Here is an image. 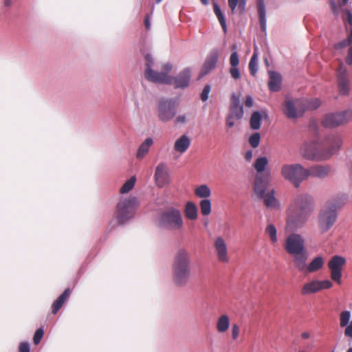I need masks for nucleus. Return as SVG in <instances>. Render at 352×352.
<instances>
[{"label": "nucleus", "mask_w": 352, "mask_h": 352, "mask_svg": "<svg viewBox=\"0 0 352 352\" xmlns=\"http://www.w3.org/2000/svg\"><path fill=\"white\" fill-rule=\"evenodd\" d=\"M341 144L340 138L332 133L327 135L318 144L305 143L300 148V153L307 160L324 161L334 155Z\"/></svg>", "instance_id": "1"}, {"label": "nucleus", "mask_w": 352, "mask_h": 352, "mask_svg": "<svg viewBox=\"0 0 352 352\" xmlns=\"http://www.w3.org/2000/svg\"><path fill=\"white\" fill-rule=\"evenodd\" d=\"M144 76L146 80L155 82L173 85L175 89H185L189 86L191 78V69L186 67L176 76H171L165 73H158L153 70L154 60L152 56L147 54L145 56Z\"/></svg>", "instance_id": "2"}, {"label": "nucleus", "mask_w": 352, "mask_h": 352, "mask_svg": "<svg viewBox=\"0 0 352 352\" xmlns=\"http://www.w3.org/2000/svg\"><path fill=\"white\" fill-rule=\"evenodd\" d=\"M313 199L307 194L296 196L287 210V228L296 230L307 221L313 211Z\"/></svg>", "instance_id": "3"}, {"label": "nucleus", "mask_w": 352, "mask_h": 352, "mask_svg": "<svg viewBox=\"0 0 352 352\" xmlns=\"http://www.w3.org/2000/svg\"><path fill=\"white\" fill-rule=\"evenodd\" d=\"M190 258L189 253L179 249L174 256L172 266L173 280L179 287L186 286L190 278Z\"/></svg>", "instance_id": "4"}, {"label": "nucleus", "mask_w": 352, "mask_h": 352, "mask_svg": "<svg viewBox=\"0 0 352 352\" xmlns=\"http://www.w3.org/2000/svg\"><path fill=\"white\" fill-rule=\"evenodd\" d=\"M283 247L287 253L292 256L295 267H302L305 261L309 257L302 236L298 233L289 234L285 240Z\"/></svg>", "instance_id": "5"}, {"label": "nucleus", "mask_w": 352, "mask_h": 352, "mask_svg": "<svg viewBox=\"0 0 352 352\" xmlns=\"http://www.w3.org/2000/svg\"><path fill=\"white\" fill-rule=\"evenodd\" d=\"M158 228L169 231L181 230L184 228V219L181 211L170 207L162 212L157 219Z\"/></svg>", "instance_id": "6"}, {"label": "nucleus", "mask_w": 352, "mask_h": 352, "mask_svg": "<svg viewBox=\"0 0 352 352\" xmlns=\"http://www.w3.org/2000/svg\"><path fill=\"white\" fill-rule=\"evenodd\" d=\"M138 201L135 197L129 196L120 199L116 207V218L119 223L124 224L132 219L135 214Z\"/></svg>", "instance_id": "7"}, {"label": "nucleus", "mask_w": 352, "mask_h": 352, "mask_svg": "<svg viewBox=\"0 0 352 352\" xmlns=\"http://www.w3.org/2000/svg\"><path fill=\"white\" fill-rule=\"evenodd\" d=\"M281 175L298 188L303 181L308 179V169L300 164H284L281 168Z\"/></svg>", "instance_id": "8"}, {"label": "nucleus", "mask_w": 352, "mask_h": 352, "mask_svg": "<svg viewBox=\"0 0 352 352\" xmlns=\"http://www.w3.org/2000/svg\"><path fill=\"white\" fill-rule=\"evenodd\" d=\"M178 101L175 98H161L157 104V118L162 122L173 120L177 113Z\"/></svg>", "instance_id": "9"}, {"label": "nucleus", "mask_w": 352, "mask_h": 352, "mask_svg": "<svg viewBox=\"0 0 352 352\" xmlns=\"http://www.w3.org/2000/svg\"><path fill=\"white\" fill-rule=\"evenodd\" d=\"M351 119L352 110L346 109L326 114L322 121V125L325 128L333 129L349 122Z\"/></svg>", "instance_id": "10"}, {"label": "nucleus", "mask_w": 352, "mask_h": 352, "mask_svg": "<svg viewBox=\"0 0 352 352\" xmlns=\"http://www.w3.org/2000/svg\"><path fill=\"white\" fill-rule=\"evenodd\" d=\"M303 102L302 98H286L283 105V112L289 119L300 118L305 112Z\"/></svg>", "instance_id": "11"}, {"label": "nucleus", "mask_w": 352, "mask_h": 352, "mask_svg": "<svg viewBox=\"0 0 352 352\" xmlns=\"http://www.w3.org/2000/svg\"><path fill=\"white\" fill-rule=\"evenodd\" d=\"M337 212L331 207L324 206L318 214V227L322 233L329 231L337 220Z\"/></svg>", "instance_id": "12"}, {"label": "nucleus", "mask_w": 352, "mask_h": 352, "mask_svg": "<svg viewBox=\"0 0 352 352\" xmlns=\"http://www.w3.org/2000/svg\"><path fill=\"white\" fill-rule=\"evenodd\" d=\"M346 262V261L343 256L335 255L328 263L331 278L339 285L341 284L342 271Z\"/></svg>", "instance_id": "13"}, {"label": "nucleus", "mask_w": 352, "mask_h": 352, "mask_svg": "<svg viewBox=\"0 0 352 352\" xmlns=\"http://www.w3.org/2000/svg\"><path fill=\"white\" fill-rule=\"evenodd\" d=\"M154 179L158 188H163L169 184L170 174L166 163L161 162L157 165L154 173Z\"/></svg>", "instance_id": "14"}, {"label": "nucleus", "mask_w": 352, "mask_h": 352, "mask_svg": "<svg viewBox=\"0 0 352 352\" xmlns=\"http://www.w3.org/2000/svg\"><path fill=\"white\" fill-rule=\"evenodd\" d=\"M338 87L339 93L342 96H347L350 91V80L348 75V69L341 64L337 72Z\"/></svg>", "instance_id": "15"}, {"label": "nucleus", "mask_w": 352, "mask_h": 352, "mask_svg": "<svg viewBox=\"0 0 352 352\" xmlns=\"http://www.w3.org/2000/svg\"><path fill=\"white\" fill-rule=\"evenodd\" d=\"M269 182L268 175L256 174L255 176L253 189L258 199H261V197H263L269 186Z\"/></svg>", "instance_id": "16"}, {"label": "nucleus", "mask_w": 352, "mask_h": 352, "mask_svg": "<svg viewBox=\"0 0 352 352\" xmlns=\"http://www.w3.org/2000/svg\"><path fill=\"white\" fill-rule=\"evenodd\" d=\"M214 247L217 252L218 259L223 263H228L229 258L228 249L225 240L221 236H218L214 241Z\"/></svg>", "instance_id": "17"}, {"label": "nucleus", "mask_w": 352, "mask_h": 352, "mask_svg": "<svg viewBox=\"0 0 352 352\" xmlns=\"http://www.w3.org/2000/svg\"><path fill=\"white\" fill-rule=\"evenodd\" d=\"M307 261H305L304 266L301 268H296L299 272L313 273L318 271L322 268L324 265V259L322 256H318L314 258L309 265L307 264Z\"/></svg>", "instance_id": "18"}, {"label": "nucleus", "mask_w": 352, "mask_h": 352, "mask_svg": "<svg viewBox=\"0 0 352 352\" xmlns=\"http://www.w3.org/2000/svg\"><path fill=\"white\" fill-rule=\"evenodd\" d=\"M275 190L272 189L267 191L261 197L264 205L270 210H279L280 208V203L276 197Z\"/></svg>", "instance_id": "19"}, {"label": "nucleus", "mask_w": 352, "mask_h": 352, "mask_svg": "<svg viewBox=\"0 0 352 352\" xmlns=\"http://www.w3.org/2000/svg\"><path fill=\"white\" fill-rule=\"evenodd\" d=\"M331 170L330 165H314L308 169V177L309 176L324 179L327 177Z\"/></svg>", "instance_id": "20"}, {"label": "nucleus", "mask_w": 352, "mask_h": 352, "mask_svg": "<svg viewBox=\"0 0 352 352\" xmlns=\"http://www.w3.org/2000/svg\"><path fill=\"white\" fill-rule=\"evenodd\" d=\"M218 59L219 52L217 50L214 49L210 52V53L206 59V61L202 69L201 74L206 75L210 71L214 69L218 62Z\"/></svg>", "instance_id": "21"}, {"label": "nucleus", "mask_w": 352, "mask_h": 352, "mask_svg": "<svg viewBox=\"0 0 352 352\" xmlns=\"http://www.w3.org/2000/svg\"><path fill=\"white\" fill-rule=\"evenodd\" d=\"M256 8L258 15L261 29L263 32H266L267 19H266V6L265 0H256Z\"/></svg>", "instance_id": "22"}, {"label": "nucleus", "mask_w": 352, "mask_h": 352, "mask_svg": "<svg viewBox=\"0 0 352 352\" xmlns=\"http://www.w3.org/2000/svg\"><path fill=\"white\" fill-rule=\"evenodd\" d=\"M349 200V197L346 193H339L327 205L328 207L334 208L337 212V210L343 208Z\"/></svg>", "instance_id": "23"}, {"label": "nucleus", "mask_w": 352, "mask_h": 352, "mask_svg": "<svg viewBox=\"0 0 352 352\" xmlns=\"http://www.w3.org/2000/svg\"><path fill=\"white\" fill-rule=\"evenodd\" d=\"M270 80L268 82L269 89L272 92L278 91L281 88L282 76L274 71L269 72Z\"/></svg>", "instance_id": "24"}, {"label": "nucleus", "mask_w": 352, "mask_h": 352, "mask_svg": "<svg viewBox=\"0 0 352 352\" xmlns=\"http://www.w3.org/2000/svg\"><path fill=\"white\" fill-rule=\"evenodd\" d=\"M190 145V138L186 135H182L175 141L174 144V150L180 154H183L188 149Z\"/></svg>", "instance_id": "25"}, {"label": "nucleus", "mask_w": 352, "mask_h": 352, "mask_svg": "<svg viewBox=\"0 0 352 352\" xmlns=\"http://www.w3.org/2000/svg\"><path fill=\"white\" fill-rule=\"evenodd\" d=\"M153 144V140L152 138L148 137L146 138L138 148L136 157L138 160L143 159L149 152V150Z\"/></svg>", "instance_id": "26"}, {"label": "nucleus", "mask_w": 352, "mask_h": 352, "mask_svg": "<svg viewBox=\"0 0 352 352\" xmlns=\"http://www.w3.org/2000/svg\"><path fill=\"white\" fill-rule=\"evenodd\" d=\"M70 294V289L67 288L65 289L63 293L53 302L52 305V312L53 314H56L59 311L66 300L69 298Z\"/></svg>", "instance_id": "27"}, {"label": "nucleus", "mask_w": 352, "mask_h": 352, "mask_svg": "<svg viewBox=\"0 0 352 352\" xmlns=\"http://www.w3.org/2000/svg\"><path fill=\"white\" fill-rule=\"evenodd\" d=\"M184 214L190 220H196L197 219V207L195 203L192 201L186 203L184 208Z\"/></svg>", "instance_id": "28"}, {"label": "nucleus", "mask_w": 352, "mask_h": 352, "mask_svg": "<svg viewBox=\"0 0 352 352\" xmlns=\"http://www.w3.org/2000/svg\"><path fill=\"white\" fill-rule=\"evenodd\" d=\"M319 285L318 280H314L309 283H305L301 289V293L303 295H309L311 294L319 292Z\"/></svg>", "instance_id": "29"}, {"label": "nucleus", "mask_w": 352, "mask_h": 352, "mask_svg": "<svg viewBox=\"0 0 352 352\" xmlns=\"http://www.w3.org/2000/svg\"><path fill=\"white\" fill-rule=\"evenodd\" d=\"M246 1L247 0H228L232 14L234 13L237 6L240 12H243L245 10Z\"/></svg>", "instance_id": "30"}, {"label": "nucleus", "mask_w": 352, "mask_h": 352, "mask_svg": "<svg viewBox=\"0 0 352 352\" xmlns=\"http://www.w3.org/2000/svg\"><path fill=\"white\" fill-rule=\"evenodd\" d=\"M213 10L215 15L217 16L222 29L223 30L224 32H226L227 31V26L226 23V18L224 16V14H223L221 8L217 3H213Z\"/></svg>", "instance_id": "31"}, {"label": "nucleus", "mask_w": 352, "mask_h": 352, "mask_svg": "<svg viewBox=\"0 0 352 352\" xmlns=\"http://www.w3.org/2000/svg\"><path fill=\"white\" fill-rule=\"evenodd\" d=\"M230 326V320L227 315H222L218 319L217 322V329L219 332L223 333L226 331Z\"/></svg>", "instance_id": "32"}, {"label": "nucleus", "mask_w": 352, "mask_h": 352, "mask_svg": "<svg viewBox=\"0 0 352 352\" xmlns=\"http://www.w3.org/2000/svg\"><path fill=\"white\" fill-rule=\"evenodd\" d=\"M268 164V160L266 157H258L254 164V168L257 172V174L262 175L261 173L265 170Z\"/></svg>", "instance_id": "33"}, {"label": "nucleus", "mask_w": 352, "mask_h": 352, "mask_svg": "<svg viewBox=\"0 0 352 352\" xmlns=\"http://www.w3.org/2000/svg\"><path fill=\"white\" fill-rule=\"evenodd\" d=\"M261 118L262 116L259 111H254L251 116L250 120L251 129H252L253 130L259 129L261 127Z\"/></svg>", "instance_id": "34"}, {"label": "nucleus", "mask_w": 352, "mask_h": 352, "mask_svg": "<svg viewBox=\"0 0 352 352\" xmlns=\"http://www.w3.org/2000/svg\"><path fill=\"white\" fill-rule=\"evenodd\" d=\"M228 115L235 118L236 120H240L244 115L243 105H230Z\"/></svg>", "instance_id": "35"}, {"label": "nucleus", "mask_w": 352, "mask_h": 352, "mask_svg": "<svg viewBox=\"0 0 352 352\" xmlns=\"http://www.w3.org/2000/svg\"><path fill=\"white\" fill-rule=\"evenodd\" d=\"M195 193L198 197L204 199L208 198L211 195V190L207 185L202 184L195 189Z\"/></svg>", "instance_id": "36"}, {"label": "nucleus", "mask_w": 352, "mask_h": 352, "mask_svg": "<svg viewBox=\"0 0 352 352\" xmlns=\"http://www.w3.org/2000/svg\"><path fill=\"white\" fill-rule=\"evenodd\" d=\"M302 100L305 102H303L305 104V111L307 110H315L318 109L321 104L320 100L318 98H302Z\"/></svg>", "instance_id": "37"}, {"label": "nucleus", "mask_w": 352, "mask_h": 352, "mask_svg": "<svg viewBox=\"0 0 352 352\" xmlns=\"http://www.w3.org/2000/svg\"><path fill=\"white\" fill-rule=\"evenodd\" d=\"M201 212L204 216H208L211 212V201L208 199H202L199 204Z\"/></svg>", "instance_id": "38"}, {"label": "nucleus", "mask_w": 352, "mask_h": 352, "mask_svg": "<svg viewBox=\"0 0 352 352\" xmlns=\"http://www.w3.org/2000/svg\"><path fill=\"white\" fill-rule=\"evenodd\" d=\"M265 233L269 236L272 243H275L278 241L277 230L273 224L270 223L267 225L265 228Z\"/></svg>", "instance_id": "39"}, {"label": "nucleus", "mask_w": 352, "mask_h": 352, "mask_svg": "<svg viewBox=\"0 0 352 352\" xmlns=\"http://www.w3.org/2000/svg\"><path fill=\"white\" fill-rule=\"evenodd\" d=\"M136 179L135 177H131L127 180L121 187L120 192L122 194L127 193L133 189L135 183Z\"/></svg>", "instance_id": "40"}, {"label": "nucleus", "mask_w": 352, "mask_h": 352, "mask_svg": "<svg viewBox=\"0 0 352 352\" xmlns=\"http://www.w3.org/2000/svg\"><path fill=\"white\" fill-rule=\"evenodd\" d=\"M249 69L251 75L254 76L258 71L257 54L254 52L249 63Z\"/></svg>", "instance_id": "41"}, {"label": "nucleus", "mask_w": 352, "mask_h": 352, "mask_svg": "<svg viewBox=\"0 0 352 352\" xmlns=\"http://www.w3.org/2000/svg\"><path fill=\"white\" fill-rule=\"evenodd\" d=\"M351 318V313L349 311H344L340 314V326L344 327H346Z\"/></svg>", "instance_id": "42"}, {"label": "nucleus", "mask_w": 352, "mask_h": 352, "mask_svg": "<svg viewBox=\"0 0 352 352\" xmlns=\"http://www.w3.org/2000/svg\"><path fill=\"white\" fill-rule=\"evenodd\" d=\"M261 135L258 133H253L249 138V143L253 148H256L259 145Z\"/></svg>", "instance_id": "43"}, {"label": "nucleus", "mask_w": 352, "mask_h": 352, "mask_svg": "<svg viewBox=\"0 0 352 352\" xmlns=\"http://www.w3.org/2000/svg\"><path fill=\"white\" fill-rule=\"evenodd\" d=\"M351 45H352V43L347 38H346L345 39H343V40L340 41V42L335 43L333 45V47L335 50H339L344 49L347 46L350 47Z\"/></svg>", "instance_id": "44"}, {"label": "nucleus", "mask_w": 352, "mask_h": 352, "mask_svg": "<svg viewBox=\"0 0 352 352\" xmlns=\"http://www.w3.org/2000/svg\"><path fill=\"white\" fill-rule=\"evenodd\" d=\"M43 334H44V331L42 328H39L36 331V332L34 335V338H33V341H34V344H38L40 343V342L43 336Z\"/></svg>", "instance_id": "45"}, {"label": "nucleus", "mask_w": 352, "mask_h": 352, "mask_svg": "<svg viewBox=\"0 0 352 352\" xmlns=\"http://www.w3.org/2000/svg\"><path fill=\"white\" fill-rule=\"evenodd\" d=\"M230 64L231 67H238L239 64V59L236 51H234L231 54L230 57Z\"/></svg>", "instance_id": "46"}, {"label": "nucleus", "mask_w": 352, "mask_h": 352, "mask_svg": "<svg viewBox=\"0 0 352 352\" xmlns=\"http://www.w3.org/2000/svg\"><path fill=\"white\" fill-rule=\"evenodd\" d=\"M211 90L210 85H206L201 94V98L203 101H206L208 99L209 94Z\"/></svg>", "instance_id": "47"}, {"label": "nucleus", "mask_w": 352, "mask_h": 352, "mask_svg": "<svg viewBox=\"0 0 352 352\" xmlns=\"http://www.w3.org/2000/svg\"><path fill=\"white\" fill-rule=\"evenodd\" d=\"M319 285V290L323 289H330L333 286V283L329 280H318Z\"/></svg>", "instance_id": "48"}, {"label": "nucleus", "mask_w": 352, "mask_h": 352, "mask_svg": "<svg viewBox=\"0 0 352 352\" xmlns=\"http://www.w3.org/2000/svg\"><path fill=\"white\" fill-rule=\"evenodd\" d=\"M230 73L232 78L238 80L241 78V73L238 67H231L230 69Z\"/></svg>", "instance_id": "49"}, {"label": "nucleus", "mask_w": 352, "mask_h": 352, "mask_svg": "<svg viewBox=\"0 0 352 352\" xmlns=\"http://www.w3.org/2000/svg\"><path fill=\"white\" fill-rule=\"evenodd\" d=\"M175 124H186L187 123V118L184 114L179 115L175 120Z\"/></svg>", "instance_id": "50"}, {"label": "nucleus", "mask_w": 352, "mask_h": 352, "mask_svg": "<svg viewBox=\"0 0 352 352\" xmlns=\"http://www.w3.org/2000/svg\"><path fill=\"white\" fill-rule=\"evenodd\" d=\"M19 352H30V344L28 342H21L19 345Z\"/></svg>", "instance_id": "51"}, {"label": "nucleus", "mask_w": 352, "mask_h": 352, "mask_svg": "<svg viewBox=\"0 0 352 352\" xmlns=\"http://www.w3.org/2000/svg\"><path fill=\"white\" fill-rule=\"evenodd\" d=\"M230 105H241L240 103V96L234 93L232 94Z\"/></svg>", "instance_id": "52"}, {"label": "nucleus", "mask_w": 352, "mask_h": 352, "mask_svg": "<svg viewBox=\"0 0 352 352\" xmlns=\"http://www.w3.org/2000/svg\"><path fill=\"white\" fill-rule=\"evenodd\" d=\"M239 334V327L237 324H234L232 328V337L233 340H236Z\"/></svg>", "instance_id": "53"}, {"label": "nucleus", "mask_w": 352, "mask_h": 352, "mask_svg": "<svg viewBox=\"0 0 352 352\" xmlns=\"http://www.w3.org/2000/svg\"><path fill=\"white\" fill-rule=\"evenodd\" d=\"M173 69V65L172 64L169 63H167L166 64H164L162 67V72L161 73H165L166 74L168 75V73L169 72H170Z\"/></svg>", "instance_id": "54"}, {"label": "nucleus", "mask_w": 352, "mask_h": 352, "mask_svg": "<svg viewBox=\"0 0 352 352\" xmlns=\"http://www.w3.org/2000/svg\"><path fill=\"white\" fill-rule=\"evenodd\" d=\"M234 120H236L235 118H234L230 115H228V116L226 118V125L228 127L232 128V126H234Z\"/></svg>", "instance_id": "55"}, {"label": "nucleus", "mask_w": 352, "mask_h": 352, "mask_svg": "<svg viewBox=\"0 0 352 352\" xmlns=\"http://www.w3.org/2000/svg\"><path fill=\"white\" fill-rule=\"evenodd\" d=\"M346 13V18L345 19L347 21V22L352 25V11L348 9H346L344 10Z\"/></svg>", "instance_id": "56"}, {"label": "nucleus", "mask_w": 352, "mask_h": 352, "mask_svg": "<svg viewBox=\"0 0 352 352\" xmlns=\"http://www.w3.org/2000/svg\"><path fill=\"white\" fill-rule=\"evenodd\" d=\"M344 334L352 339V320L345 329Z\"/></svg>", "instance_id": "57"}, {"label": "nucleus", "mask_w": 352, "mask_h": 352, "mask_svg": "<svg viewBox=\"0 0 352 352\" xmlns=\"http://www.w3.org/2000/svg\"><path fill=\"white\" fill-rule=\"evenodd\" d=\"M245 106L248 107H252L254 104L253 98L251 96H248L245 102Z\"/></svg>", "instance_id": "58"}, {"label": "nucleus", "mask_w": 352, "mask_h": 352, "mask_svg": "<svg viewBox=\"0 0 352 352\" xmlns=\"http://www.w3.org/2000/svg\"><path fill=\"white\" fill-rule=\"evenodd\" d=\"M144 25L147 30H149L151 28V23H150V16L149 14H147L145 16L144 19Z\"/></svg>", "instance_id": "59"}, {"label": "nucleus", "mask_w": 352, "mask_h": 352, "mask_svg": "<svg viewBox=\"0 0 352 352\" xmlns=\"http://www.w3.org/2000/svg\"><path fill=\"white\" fill-rule=\"evenodd\" d=\"M252 157V151H248L245 153V158L247 161H250Z\"/></svg>", "instance_id": "60"}, {"label": "nucleus", "mask_w": 352, "mask_h": 352, "mask_svg": "<svg viewBox=\"0 0 352 352\" xmlns=\"http://www.w3.org/2000/svg\"><path fill=\"white\" fill-rule=\"evenodd\" d=\"M331 8L332 9V11L333 12L334 14H337L338 13V9H337V6H336V3L334 1H332L331 2Z\"/></svg>", "instance_id": "61"}, {"label": "nucleus", "mask_w": 352, "mask_h": 352, "mask_svg": "<svg viewBox=\"0 0 352 352\" xmlns=\"http://www.w3.org/2000/svg\"><path fill=\"white\" fill-rule=\"evenodd\" d=\"M301 337H302V338H303V339H308V338H309V337H310V334H309L308 332H303V333L301 334Z\"/></svg>", "instance_id": "62"}, {"label": "nucleus", "mask_w": 352, "mask_h": 352, "mask_svg": "<svg viewBox=\"0 0 352 352\" xmlns=\"http://www.w3.org/2000/svg\"><path fill=\"white\" fill-rule=\"evenodd\" d=\"M12 3V0H5L4 1V4L6 6L8 7L11 5Z\"/></svg>", "instance_id": "63"}, {"label": "nucleus", "mask_w": 352, "mask_h": 352, "mask_svg": "<svg viewBox=\"0 0 352 352\" xmlns=\"http://www.w3.org/2000/svg\"><path fill=\"white\" fill-rule=\"evenodd\" d=\"M200 1H201V3H202L204 5H205V6L208 5V3H209V2H208V0H200Z\"/></svg>", "instance_id": "64"}]
</instances>
